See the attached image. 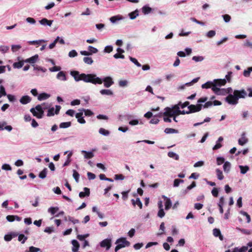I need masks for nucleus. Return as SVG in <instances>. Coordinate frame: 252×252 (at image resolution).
Instances as JSON below:
<instances>
[{
  "label": "nucleus",
  "instance_id": "obj_31",
  "mask_svg": "<svg viewBox=\"0 0 252 252\" xmlns=\"http://www.w3.org/2000/svg\"><path fill=\"white\" fill-rule=\"evenodd\" d=\"M164 132L166 134L178 133V130L172 128H166Z\"/></svg>",
  "mask_w": 252,
  "mask_h": 252
},
{
  "label": "nucleus",
  "instance_id": "obj_26",
  "mask_svg": "<svg viewBox=\"0 0 252 252\" xmlns=\"http://www.w3.org/2000/svg\"><path fill=\"white\" fill-rule=\"evenodd\" d=\"M214 86V84L213 81H208L205 84L202 85L201 87L203 89H208V88H213Z\"/></svg>",
  "mask_w": 252,
  "mask_h": 252
},
{
  "label": "nucleus",
  "instance_id": "obj_15",
  "mask_svg": "<svg viewBox=\"0 0 252 252\" xmlns=\"http://www.w3.org/2000/svg\"><path fill=\"white\" fill-rule=\"evenodd\" d=\"M83 116V112L80 111L79 113H77L75 115L76 118L77 119V121L82 124H85L86 123L85 120L84 119Z\"/></svg>",
  "mask_w": 252,
  "mask_h": 252
},
{
  "label": "nucleus",
  "instance_id": "obj_8",
  "mask_svg": "<svg viewBox=\"0 0 252 252\" xmlns=\"http://www.w3.org/2000/svg\"><path fill=\"white\" fill-rule=\"evenodd\" d=\"M101 80L102 83L103 82H104V86L105 88H109L114 84L113 79L110 76H107L104 77L103 78H101Z\"/></svg>",
  "mask_w": 252,
  "mask_h": 252
},
{
  "label": "nucleus",
  "instance_id": "obj_57",
  "mask_svg": "<svg viewBox=\"0 0 252 252\" xmlns=\"http://www.w3.org/2000/svg\"><path fill=\"white\" fill-rule=\"evenodd\" d=\"M196 186V183L195 182H192L191 184L188 187H187L186 189L185 190V192L187 193L189 190L193 188Z\"/></svg>",
  "mask_w": 252,
  "mask_h": 252
},
{
  "label": "nucleus",
  "instance_id": "obj_4",
  "mask_svg": "<svg viewBox=\"0 0 252 252\" xmlns=\"http://www.w3.org/2000/svg\"><path fill=\"white\" fill-rule=\"evenodd\" d=\"M213 82L214 84V86L212 88L213 91L218 95L221 94V90L218 87H220L224 85L226 83V80L225 79H215Z\"/></svg>",
  "mask_w": 252,
  "mask_h": 252
},
{
  "label": "nucleus",
  "instance_id": "obj_25",
  "mask_svg": "<svg viewBox=\"0 0 252 252\" xmlns=\"http://www.w3.org/2000/svg\"><path fill=\"white\" fill-rule=\"evenodd\" d=\"M248 250V246H243L239 248L238 247L235 248L232 252H246Z\"/></svg>",
  "mask_w": 252,
  "mask_h": 252
},
{
  "label": "nucleus",
  "instance_id": "obj_9",
  "mask_svg": "<svg viewBox=\"0 0 252 252\" xmlns=\"http://www.w3.org/2000/svg\"><path fill=\"white\" fill-rule=\"evenodd\" d=\"M202 107V104H198L197 105L191 104L188 107L190 113H195L200 111Z\"/></svg>",
  "mask_w": 252,
  "mask_h": 252
},
{
  "label": "nucleus",
  "instance_id": "obj_34",
  "mask_svg": "<svg viewBox=\"0 0 252 252\" xmlns=\"http://www.w3.org/2000/svg\"><path fill=\"white\" fill-rule=\"evenodd\" d=\"M168 156L169 157L174 158L175 160H178L179 158V156L173 152H169L168 153Z\"/></svg>",
  "mask_w": 252,
  "mask_h": 252
},
{
  "label": "nucleus",
  "instance_id": "obj_11",
  "mask_svg": "<svg viewBox=\"0 0 252 252\" xmlns=\"http://www.w3.org/2000/svg\"><path fill=\"white\" fill-rule=\"evenodd\" d=\"M162 197L165 201V209L166 210H169L172 206V202L170 199L165 195H162Z\"/></svg>",
  "mask_w": 252,
  "mask_h": 252
},
{
  "label": "nucleus",
  "instance_id": "obj_14",
  "mask_svg": "<svg viewBox=\"0 0 252 252\" xmlns=\"http://www.w3.org/2000/svg\"><path fill=\"white\" fill-rule=\"evenodd\" d=\"M32 98L29 95H24L20 99V102L22 104H27L30 103Z\"/></svg>",
  "mask_w": 252,
  "mask_h": 252
},
{
  "label": "nucleus",
  "instance_id": "obj_52",
  "mask_svg": "<svg viewBox=\"0 0 252 252\" xmlns=\"http://www.w3.org/2000/svg\"><path fill=\"white\" fill-rule=\"evenodd\" d=\"M240 213L244 216H246V219H247V222L248 223H249L250 221H251V217H250V216L245 211H241L240 212Z\"/></svg>",
  "mask_w": 252,
  "mask_h": 252
},
{
  "label": "nucleus",
  "instance_id": "obj_41",
  "mask_svg": "<svg viewBox=\"0 0 252 252\" xmlns=\"http://www.w3.org/2000/svg\"><path fill=\"white\" fill-rule=\"evenodd\" d=\"M40 251L41 250L39 248H36L33 246H31L29 247V250L26 251L25 252H38Z\"/></svg>",
  "mask_w": 252,
  "mask_h": 252
},
{
  "label": "nucleus",
  "instance_id": "obj_32",
  "mask_svg": "<svg viewBox=\"0 0 252 252\" xmlns=\"http://www.w3.org/2000/svg\"><path fill=\"white\" fill-rule=\"evenodd\" d=\"M47 173V169L44 168L39 174V177L42 179H43L46 177Z\"/></svg>",
  "mask_w": 252,
  "mask_h": 252
},
{
  "label": "nucleus",
  "instance_id": "obj_16",
  "mask_svg": "<svg viewBox=\"0 0 252 252\" xmlns=\"http://www.w3.org/2000/svg\"><path fill=\"white\" fill-rule=\"evenodd\" d=\"M57 78L60 80L64 81L67 80L65 73L63 71H60L58 73L57 75Z\"/></svg>",
  "mask_w": 252,
  "mask_h": 252
},
{
  "label": "nucleus",
  "instance_id": "obj_2",
  "mask_svg": "<svg viewBox=\"0 0 252 252\" xmlns=\"http://www.w3.org/2000/svg\"><path fill=\"white\" fill-rule=\"evenodd\" d=\"M247 95V93L244 90H235L233 94H229L225 100L229 104L236 105L238 103L239 98H244Z\"/></svg>",
  "mask_w": 252,
  "mask_h": 252
},
{
  "label": "nucleus",
  "instance_id": "obj_61",
  "mask_svg": "<svg viewBox=\"0 0 252 252\" xmlns=\"http://www.w3.org/2000/svg\"><path fill=\"white\" fill-rule=\"evenodd\" d=\"M224 162V158L222 157H218L217 158V164L220 165Z\"/></svg>",
  "mask_w": 252,
  "mask_h": 252
},
{
  "label": "nucleus",
  "instance_id": "obj_39",
  "mask_svg": "<svg viewBox=\"0 0 252 252\" xmlns=\"http://www.w3.org/2000/svg\"><path fill=\"white\" fill-rule=\"evenodd\" d=\"M84 62L87 64H92L93 63V60L91 57H84L83 58Z\"/></svg>",
  "mask_w": 252,
  "mask_h": 252
},
{
  "label": "nucleus",
  "instance_id": "obj_3",
  "mask_svg": "<svg viewBox=\"0 0 252 252\" xmlns=\"http://www.w3.org/2000/svg\"><path fill=\"white\" fill-rule=\"evenodd\" d=\"M50 104L43 103L41 105H37L35 108H32L30 112L33 115L38 119H41L44 115V110L49 108Z\"/></svg>",
  "mask_w": 252,
  "mask_h": 252
},
{
  "label": "nucleus",
  "instance_id": "obj_17",
  "mask_svg": "<svg viewBox=\"0 0 252 252\" xmlns=\"http://www.w3.org/2000/svg\"><path fill=\"white\" fill-rule=\"evenodd\" d=\"M81 153L84 154V158L86 159L91 158L94 157V154L93 152H87L85 150H82Z\"/></svg>",
  "mask_w": 252,
  "mask_h": 252
},
{
  "label": "nucleus",
  "instance_id": "obj_50",
  "mask_svg": "<svg viewBox=\"0 0 252 252\" xmlns=\"http://www.w3.org/2000/svg\"><path fill=\"white\" fill-rule=\"evenodd\" d=\"M6 95V93L5 92V88L2 85H1L0 86V98L2 96H5Z\"/></svg>",
  "mask_w": 252,
  "mask_h": 252
},
{
  "label": "nucleus",
  "instance_id": "obj_43",
  "mask_svg": "<svg viewBox=\"0 0 252 252\" xmlns=\"http://www.w3.org/2000/svg\"><path fill=\"white\" fill-rule=\"evenodd\" d=\"M88 50L90 53V55L92 54L96 53L98 52V50L96 48H94L92 46H89Z\"/></svg>",
  "mask_w": 252,
  "mask_h": 252
},
{
  "label": "nucleus",
  "instance_id": "obj_44",
  "mask_svg": "<svg viewBox=\"0 0 252 252\" xmlns=\"http://www.w3.org/2000/svg\"><path fill=\"white\" fill-rule=\"evenodd\" d=\"M216 31L214 30H211L209 31L206 33V36L208 38H212L216 35Z\"/></svg>",
  "mask_w": 252,
  "mask_h": 252
},
{
  "label": "nucleus",
  "instance_id": "obj_48",
  "mask_svg": "<svg viewBox=\"0 0 252 252\" xmlns=\"http://www.w3.org/2000/svg\"><path fill=\"white\" fill-rule=\"evenodd\" d=\"M129 59L130 61L132 62L133 63H134L137 66H141V64L137 61V60L135 58L129 57Z\"/></svg>",
  "mask_w": 252,
  "mask_h": 252
},
{
  "label": "nucleus",
  "instance_id": "obj_45",
  "mask_svg": "<svg viewBox=\"0 0 252 252\" xmlns=\"http://www.w3.org/2000/svg\"><path fill=\"white\" fill-rule=\"evenodd\" d=\"M184 183V180L179 179H176L174 181L173 187H178L180 183Z\"/></svg>",
  "mask_w": 252,
  "mask_h": 252
},
{
  "label": "nucleus",
  "instance_id": "obj_18",
  "mask_svg": "<svg viewBox=\"0 0 252 252\" xmlns=\"http://www.w3.org/2000/svg\"><path fill=\"white\" fill-rule=\"evenodd\" d=\"M71 243L73 245L72 251L73 252H77L80 246L78 241L76 240H73L71 242Z\"/></svg>",
  "mask_w": 252,
  "mask_h": 252
},
{
  "label": "nucleus",
  "instance_id": "obj_64",
  "mask_svg": "<svg viewBox=\"0 0 252 252\" xmlns=\"http://www.w3.org/2000/svg\"><path fill=\"white\" fill-rule=\"evenodd\" d=\"M211 193L214 197H217L218 196L219 190L217 188H214L212 190Z\"/></svg>",
  "mask_w": 252,
  "mask_h": 252
},
{
  "label": "nucleus",
  "instance_id": "obj_53",
  "mask_svg": "<svg viewBox=\"0 0 252 252\" xmlns=\"http://www.w3.org/2000/svg\"><path fill=\"white\" fill-rule=\"evenodd\" d=\"M128 124L131 126H135L138 125L140 123L138 119H132L129 121Z\"/></svg>",
  "mask_w": 252,
  "mask_h": 252
},
{
  "label": "nucleus",
  "instance_id": "obj_49",
  "mask_svg": "<svg viewBox=\"0 0 252 252\" xmlns=\"http://www.w3.org/2000/svg\"><path fill=\"white\" fill-rule=\"evenodd\" d=\"M192 59L195 62H199L204 60V57L202 56H193Z\"/></svg>",
  "mask_w": 252,
  "mask_h": 252
},
{
  "label": "nucleus",
  "instance_id": "obj_46",
  "mask_svg": "<svg viewBox=\"0 0 252 252\" xmlns=\"http://www.w3.org/2000/svg\"><path fill=\"white\" fill-rule=\"evenodd\" d=\"M27 237L25 236L23 234H20L18 236V240L19 241H21L22 244H24L25 241L27 240Z\"/></svg>",
  "mask_w": 252,
  "mask_h": 252
},
{
  "label": "nucleus",
  "instance_id": "obj_37",
  "mask_svg": "<svg viewBox=\"0 0 252 252\" xmlns=\"http://www.w3.org/2000/svg\"><path fill=\"white\" fill-rule=\"evenodd\" d=\"M99 133L104 136H108L110 134V132L103 128H100L99 129Z\"/></svg>",
  "mask_w": 252,
  "mask_h": 252
},
{
  "label": "nucleus",
  "instance_id": "obj_5",
  "mask_svg": "<svg viewBox=\"0 0 252 252\" xmlns=\"http://www.w3.org/2000/svg\"><path fill=\"white\" fill-rule=\"evenodd\" d=\"M115 244H117L115 249V252H117L118 250L123 248L128 247L130 245L129 242L127 241L126 240V238L124 237H121L118 239L116 240Z\"/></svg>",
  "mask_w": 252,
  "mask_h": 252
},
{
  "label": "nucleus",
  "instance_id": "obj_59",
  "mask_svg": "<svg viewBox=\"0 0 252 252\" xmlns=\"http://www.w3.org/2000/svg\"><path fill=\"white\" fill-rule=\"evenodd\" d=\"M113 47L111 45H108L105 47L104 52L106 53H110L113 51Z\"/></svg>",
  "mask_w": 252,
  "mask_h": 252
},
{
  "label": "nucleus",
  "instance_id": "obj_54",
  "mask_svg": "<svg viewBox=\"0 0 252 252\" xmlns=\"http://www.w3.org/2000/svg\"><path fill=\"white\" fill-rule=\"evenodd\" d=\"M55 114V113L54 112V108L53 107L50 108H49L48 110L47 116L48 117H50L54 116Z\"/></svg>",
  "mask_w": 252,
  "mask_h": 252
},
{
  "label": "nucleus",
  "instance_id": "obj_60",
  "mask_svg": "<svg viewBox=\"0 0 252 252\" xmlns=\"http://www.w3.org/2000/svg\"><path fill=\"white\" fill-rule=\"evenodd\" d=\"M77 53L75 50L70 51L68 53V56L70 58H73L77 56Z\"/></svg>",
  "mask_w": 252,
  "mask_h": 252
},
{
  "label": "nucleus",
  "instance_id": "obj_1",
  "mask_svg": "<svg viewBox=\"0 0 252 252\" xmlns=\"http://www.w3.org/2000/svg\"><path fill=\"white\" fill-rule=\"evenodd\" d=\"M70 75L74 78L76 82L83 81L85 83H92L94 85L101 84V78L98 77L96 74L81 73L78 71H71Z\"/></svg>",
  "mask_w": 252,
  "mask_h": 252
},
{
  "label": "nucleus",
  "instance_id": "obj_51",
  "mask_svg": "<svg viewBox=\"0 0 252 252\" xmlns=\"http://www.w3.org/2000/svg\"><path fill=\"white\" fill-rule=\"evenodd\" d=\"M80 111H81L83 112H84L85 115L87 116H91L93 115V112L89 109L85 110L82 109V110H80Z\"/></svg>",
  "mask_w": 252,
  "mask_h": 252
},
{
  "label": "nucleus",
  "instance_id": "obj_62",
  "mask_svg": "<svg viewBox=\"0 0 252 252\" xmlns=\"http://www.w3.org/2000/svg\"><path fill=\"white\" fill-rule=\"evenodd\" d=\"M26 21L28 23H29L31 24H32V25L35 24L36 23V21L35 20V19H33V18H31V17H28V18H26Z\"/></svg>",
  "mask_w": 252,
  "mask_h": 252
},
{
  "label": "nucleus",
  "instance_id": "obj_40",
  "mask_svg": "<svg viewBox=\"0 0 252 252\" xmlns=\"http://www.w3.org/2000/svg\"><path fill=\"white\" fill-rule=\"evenodd\" d=\"M239 167L241 170V173L243 174L246 173L249 169V167L248 166L239 165Z\"/></svg>",
  "mask_w": 252,
  "mask_h": 252
},
{
  "label": "nucleus",
  "instance_id": "obj_20",
  "mask_svg": "<svg viewBox=\"0 0 252 252\" xmlns=\"http://www.w3.org/2000/svg\"><path fill=\"white\" fill-rule=\"evenodd\" d=\"M84 190L85 192L81 191V192H80V193L79 194V196L80 198H83V197H85L86 196H88L90 195V192L89 189L85 187L84 188Z\"/></svg>",
  "mask_w": 252,
  "mask_h": 252
},
{
  "label": "nucleus",
  "instance_id": "obj_13",
  "mask_svg": "<svg viewBox=\"0 0 252 252\" xmlns=\"http://www.w3.org/2000/svg\"><path fill=\"white\" fill-rule=\"evenodd\" d=\"M38 60V55H35L33 56H32V57L27 59L26 60H24V62L25 63H28L32 64H33L35 63L37 60Z\"/></svg>",
  "mask_w": 252,
  "mask_h": 252
},
{
  "label": "nucleus",
  "instance_id": "obj_28",
  "mask_svg": "<svg viewBox=\"0 0 252 252\" xmlns=\"http://www.w3.org/2000/svg\"><path fill=\"white\" fill-rule=\"evenodd\" d=\"M248 142V139L245 137V134L243 133L241 138L238 140V143L241 146L244 145Z\"/></svg>",
  "mask_w": 252,
  "mask_h": 252
},
{
  "label": "nucleus",
  "instance_id": "obj_7",
  "mask_svg": "<svg viewBox=\"0 0 252 252\" xmlns=\"http://www.w3.org/2000/svg\"><path fill=\"white\" fill-rule=\"evenodd\" d=\"M111 238L105 239L100 243V246L102 248H105L106 250L108 251L111 247Z\"/></svg>",
  "mask_w": 252,
  "mask_h": 252
},
{
  "label": "nucleus",
  "instance_id": "obj_38",
  "mask_svg": "<svg viewBox=\"0 0 252 252\" xmlns=\"http://www.w3.org/2000/svg\"><path fill=\"white\" fill-rule=\"evenodd\" d=\"M58 210L59 208L58 207H51L48 209V212L54 215Z\"/></svg>",
  "mask_w": 252,
  "mask_h": 252
},
{
  "label": "nucleus",
  "instance_id": "obj_47",
  "mask_svg": "<svg viewBox=\"0 0 252 252\" xmlns=\"http://www.w3.org/2000/svg\"><path fill=\"white\" fill-rule=\"evenodd\" d=\"M73 177L74 179H75V181L77 183H78L80 175H79V173L76 170H73Z\"/></svg>",
  "mask_w": 252,
  "mask_h": 252
},
{
  "label": "nucleus",
  "instance_id": "obj_29",
  "mask_svg": "<svg viewBox=\"0 0 252 252\" xmlns=\"http://www.w3.org/2000/svg\"><path fill=\"white\" fill-rule=\"evenodd\" d=\"M24 63H25L24 60L18 62H15L13 64V66L15 68H21L23 66Z\"/></svg>",
  "mask_w": 252,
  "mask_h": 252
},
{
  "label": "nucleus",
  "instance_id": "obj_30",
  "mask_svg": "<svg viewBox=\"0 0 252 252\" xmlns=\"http://www.w3.org/2000/svg\"><path fill=\"white\" fill-rule=\"evenodd\" d=\"M142 11L145 15H146L152 11V8L148 6L145 5L142 8Z\"/></svg>",
  "mask_w": 252,
  "mask_h": 252
},
{
  "label": "nucleus",
  "instance_id": "obj_35",
  "mask_svg": "<svg viewBox=\"0 0 252 252\" xmlns=\"http://www.w3.org/2000/svg\"><path fill=\"white\" fill-rule=\"evenodd\" d=\"M216 171L218 179L220 180H222L223 179L224 176L223 175L222 171L219 169H217Z\"/></svg>",
  "mask_w": 252,
  "mask_h": 252
},
{
  "label": "nucleus",
  "instance_id": "obj_55",
  "mask_svg": "<svg viewBox=\"0 0 252 252\" xmlns=\"http://www.w3.org/2000/svg\"><path fill=\"white\" fill-rule=\"evenodd\" d=\"M9 49V48L7 46H1L0 47V51L3 53H5L8 51Z\"/></svg>",
  "mask_w": 252,
  "mask_h": 252
},
{
  "label": "nucleus",
  "instance_id": "obj_56",
  "mask_svg": "<svg viewBox=\"0 0 252 252\" xmlns=\"http://www.w3.org/2000/svg\"><path fill=\"white\" fill-rule=\"evenodd\" d=\"M128 82L126 80H120L119 81V85L121 87H125L127 85Z\"/></svg>",
  "mask_w": 252,
  "mask_h": 252
},
{
  "label": "nucleus",
  "instance_id": "obj_23",
  "mask_svg": "<svg viewBox=\"0 0 252 252\" xmlns=\"http://www.w3.org/2000/svg\"><path fill=\"white\" fill-rule=\"evenodd\" d=\"M231 164L229 161H225L223 165V171L226 173H228L230 170Z\"/></svg>",
  "mask_w": 252,
  "mask_h": 252
},
{
  "label": "nucleus",
  "instance_id": "obj_33",
  "mask_svg": "<svg viewBox=\"0 0 252 252\" xmlns=\"http://www.w3.org/2000/svg\"><path fill=\"white\" fill-rule=\"evenodd\" d=\"M71 123L70 122H63L60 124L59 127L61 128H68L71 126Z\"/></svg>",
  "mask_w": 252,
  "mask_h": 252
},
{
  "label": "nucleus",
  "instance_id": "obj_10",
  "mask_svg": "<svg viewBox=\"0 0 252 252\" xmlns=\"http://www.w3.org/2000/svg\"><path fill=\"white\" fill-rule=\"evenodd\" d=\"M7 123L5 121L0 122V131L4 129L8 131H11L12 129V127L11 126H6Z\"/></svg>",
  "mask_w": 252,
  "mask_h": 252
},
{
  "label": "nucleus",
  "instance_id": "obj_58",
  "mask_svg": "<svg viewBox=\"0 0 252 252\" xmlns=\"http://www.w3.org/2000/svg\"><path fill=\"white\" fill-rule=\"evenodd\" d=\"M68 220L70 221H71L73 224L78 223H79V220L77 219H75L73 218V217H71L70 216L68 217Z\"/></svg>",
  "mask_w": 252,
  "mask_h": 252
},
{
  "label": "nucleus",
  "instance_id": "obj_21",
  "mask_svg": "<svg viewBox=\"0 0 252 252\" xmlns=\"http://www.w3.org/2000/svg\"><path fill=\"white\" fill-rule=\"evenodd\" d=\"M50 95L49 94H48L45 93H42L38 95L37 98H38V100L41 101V100H43L48 99V98L50 97Z\"/></svg>",
  "mask_w": 252,
  "mask_h": 252
},
{
  "label": "nucleus",
  "instance_id": "obj_6",
  "mask_svg": "<svg viewBox=\"0 0 252 252\" xmlns=\"http://www.w3.org/2000/svg\"><path fill=\"white\" fill-rule=\"evenodd\" d=\"M157 116L159 117H161L162 116L173 117L178 115L173 108L167 107L164 108V112L163 113L160 112Z\"/></svg>",
  "mask_w": 252,
  "mask_h": 252
},
{
  "label": "nucleus",
  "instance_id": "obj_12",
  "mask_svg": "<svg viewBox=\"0 0 252 252\" xmlns=\"http://www.w3.org/2000/svg\"><path fill=\"white\" fill-rule=\"evenodd\" d=\"M6 219L9 222H13L15 220L18 221H20L22 220L21 217L14 215H8L6 216Z\"/></svg>",
  "mask_w": 252,
  "mask_h": 252
},
{
  "label": "nucleus",
  "instance_id": "obj_63",
  "mask_svg": "<svg viewBox=\"0 0 252 252\" xmlns=\"http://www.w3.org/2000/svg\"><path fill=\"white\" fill-rule=\"evenodd\" d=\"M21 48V46L20 45H12L11 46V50L13 52L19 50Z\"/></svg>",
  "mask_w": 252,
  "mask_h": 252
},
{
  "label": "nucleus",
  "instance_id": "obj_22",
  "mask_svg": "<svg viewBox=\"0 0 252 252\" xmlns=\"http://www.w3.org/2000/svg\"><path fill=\"white\" fill-rule=\"evenodd\" d=\"M132 204L133 206L137 205L140 209L142 208V203L139 198H137L136 200L131 199Z\"/></svg>",
  "mask_w": 252,
  "mask_h": 252
},
{
  "label": "nucleus",
  "instance_id": "obj_27",
  "mask_svg": "<svg viewBox=\"0 0 252 252\" xmlns=\"http://www.w3.org/2000/svg\"><path fill=\"white\" fill-rule=\"evenodd\" d=\"M123 17L120 15L112 16L110 18V21L112 23H115L117 21L122 20Z\"/></svg>",
  "mask_w": 252,
  "mask_h": 252
},
{
  "label": "nucleus",
  "instance_id": "obj_42",
  "mask_svg": "<svg viewBox=\"0 0 252 252\" xmlns=\"http://www.w3.org/2000/svg\"><path fill=\"white\" fill-rule=\"evenodd\" d=\"M180 103H179L178 104L175 105L174 106L171 107V108H173L174 109V111L176 112L177 115H180V112L181 111L180 110V108H179V106H180Z\"/></svg>",
  "mask_w": 252,
  "mask_h": 252
},
{
  "label": "nucleus",
  "instance_id": "obj_24",
  "mask_svg": "<svg viewBox=\"0 0 252 252\" xmlns=\"http://www.w3.org/2000/svg\"><path fill=\"white\" fill-rule=\"evenodd\" d=\"M100 93L102 95H113V92L111 90L109 89H102L100 91Z\"/></svg>",
  "mask_w": 252,
  "mask_h": 252
},
{
  "label": "nucleus",
  "instance_id": "obj_36",
  "mask_svg": "<svg viewBox=\"0 0 252 252\" xmlns=\"http://www.w3.org/2000/svg\"><path fill=\"white\" fill-rule=\"evenodd\" d=\"M138 16V11L137 10H135L133 12H132L129 14V16L131 20H133L136 18L137 16Z\"/></svg>",
  "mask_w": 252,
  "mask_h": 252
},
{
  "label": "nucleus",
  "instance_id": "obj_19",
  "mask_svg": "<svg viewBox=\"0 0 252 252\" xmlns=\"http://www.w3.org/2000/svg\"><path fill=\"white\" fill-rule=\"evenodd\" d=\"M213 235L215 237H219V239L220 240L222 241L223 239V237L221 235L220 231L219 229L215 228L213 229Z\"/></svg>",
  "mask_w": 252,
  "mask_h": 252
}]
</instances>
